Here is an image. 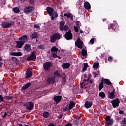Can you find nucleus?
I'll use <instances>...</instances> for the list:
<instances>
[{"mask_svg":"<svg viewBox=\"0 0 126 126\" xmlns=\"http://www.w3.org/2000/svg\"><path fill=\"white\" fill-rule=\"evenodd\" d=\"M15 59H16V57H11V60H15Z\"/></svg>","mask_w":126,"mask_h":126,"instance_id":"55","label":"nucleus"},{"mask_svg":"<svg viewBox=\"0 0 126 126\" xmlns=\"http://www.w3.org/2000/svg\"><path fill=\"white\" fill-rule=\"evenodd\" d=\"M105 121L107 124H108V126H113V124L114 123V120L113 119L111 118V116L109 115L106 117L105 119Z\"/></svg>","mask_w":126,"mask_h":126,"instance_id":"8","label":"nucleus"},{"mask_svg":"<svg viewBox=\"0 0 126 126\" xmlns=\"http://www.w3.org/2000/svg\"><path fill=\"white\" fill-rule=\"evenodd\" d=\"M1 61H2V58L0 56V67H1V65H2V63L0 62Z\"/></svg>","mask_w":126,"mask_h":126,"instance_id":"46","label":"nucleus"},{"mask_svg":"<svg viewBox=\"0 0 126 126\" xmlns=\"http://www.w3.org/2000/svg\"><path fill=\"white\" fill-rule=\"evenodd\" d=\"M13 10L14 12H15V13H19L20 10H19V9L18 7H15L13 9Z\"/></svg>","mask_w":126,"mask_h":126,"instance_id":"34","label":"nucleus"},{"mask_svg":"<svg viewBox=\"0 0 126 126\" xmlns=\"http://www.w3.org/2000/svg\"><path fill=\"white\" fill-rule=\"evenodd\" d=\"M90 42L92 45H93V44H94V42H95V39H94V38H92Z\"/></svg>","mask_w":126,"mask_h":126,"instance_id":"42","label":"nucleus"},{"mask_svg":"<svg viewBox=\"0 0 126 126\" xmlns=\"http://www.w3.org/2000/svg\"><path fill=\"white\" fill-rule=\"evenodd\" d=\"M38 34L36 32H34L32 34V39H37L38 38Z\"/></svg>","mask_w":126,"mask_h":126,"instance_id":"31","label":"nucleus"},{"mask_svg":"<svg viewBox=\"0 0 126 126\" xmlns=\"http://www.w3.org/2000/svg\"><path fill=\"white\" fill-rule=\"evenodd\" d=\"M54 75H55V76H56V77H57L58 78H59V77H61V74H60V73H59L58 71L55 72Z\"/></svg>","mask_w":126,"mask_h":126,"instance_id":"36","label":"nucleus"},{"mask_svg":"<svg viewBox=\"0 0 126 126\" xmlns=\"http://www.w3.org/2000/svg\"><path fill=\"white\" fill-rule=\"evenodd\" d=\"M63 81L65 82V79H63Z\"/></svg>","mask_w":126,"mask_h":126,"instance_id":"61","label":"nucleus"},{"mask_svg":"<svg viewBox=\"0 0 126 126\" xmlns=\"http://www.w3.org/2000/svg\"><path fill=\"white\" fill-rule=\"evenodd\" d=\"M123 122L124 123V124H126V119H124V120H123Z\"/></svg>","mask_w":126,"mask_h":126,"instance_id":"56","label":"nucleus"},{"mask_svg":"<svg viewBox=\"0 0 126 126\" xmlns=\"http://www.w3.org/2000/svg\"><path fill=\"white\" fill-rule=\"evenodd\" d=\"M61 39V35L59 33H55L50 37V42L55 43L57 40Z\"/></svg>","mask_w":126,"mask_h":126,"instance_id":"1","label":"nucleus"},{"mask_svg":"<svg viewBox=\"0 0 126 126\" xmlns=\"http://www.w3.org/2000/svg\"><path fill=\"white\" fill-rule=\"evenodd\" d=\"M93 75H97V74H96V72H93Z\"/></svg>","mask_w":126,"mask_h":126,"instance_id":"59","label":"nucleus"},{"mask_svg":"<svg viewBox=\"0 0 126 126\" xmlns=\"http://www.w3.org/2000/svg\"><path fill=\"white\" fill-rule=\"evenodd\" d=\"M119 114L122 115V114H124V112L121 110H119Z\"/></svg>","mask_w":126,"mask_h":126,"instance_id":"54","label":"nucleus"},{"mask_svg":"<svg viewBox=\"0 0 126 126\" xmlns=\"http://www.w3.org/2000/svg\"><path fill=\"white\" fill-rule=\"evenodd\" d=\"M81 53L83 57H85L87 55V51L84 49H82Z\"/></svg>","mask_w":126,"mask_h":126,"instance_id":"32","label":"nucleus"},{"mask_svg":"<svg viewBox=\"0 0 126 126\" xmlns=\"http://www.w3.org/2000/svg\"><path fill=\"white\" fill-rule=\"evenodd\" d=\"M33 10H34V7H27L24 9V12L27 14L29 13H31Z\"/></svg>","mask_w":126,"mask_h":126,"instance_id":"11","label":"nucleus"},{"mask_svg":"<svg viewBox=\"0 0 126 126\" xmlns=\"http://www.w3.org/2000/svg\"><path fill=\"white\" fill-rule=\"evenodd\" d=\"M58 48H57V47H56L55 46L51 48V52L52 54V53H57V52H58Z\"/></svg>","mask_w":126,"mask_h":126,"instance_id":"28","label":"nucleus"},{"mask_svg":"<svg viewBox=\"0 0 126 126\" xmlns=\"http://www.w3.org/2000/svg\"><path fill=\"white\" fill-rule=\"evenodd\" d=\"M87 67H88V64L87 63H84V67L82 69V72H84V71H86V69H87Z\"/></svg>","mask_w":126,"mask_h":126,"instance_id":"27","label":"nucleus"},{"mask_svg":"<svg viewBox=\"0 0 126 126\" xmlns=\"http://www.w3.org/2000/svg\"><path fill=\"white\" fill-rule=\"evenodd\" d=\"M49 116H50V114L49 113V112H44L43 113V117L44 118H48V117H49Z\"/></svg>","mask_w":126,"mask_h":126,"instance_id":"35","label":"nucleus"},{"mask_svg":"<svg viewBox=\"0 0 126 126\" xmlns=\"http://www.w3.org/2000/svg\"><path fill=\"white\" fill-rule=\"evenodd\" d=\"M91 106H92V102L87 101L85 103V107L87 108V109H89Z\"/></svg>","mask_w":126,"mask_h":126,"instance_id":"20","label":"nucleus"},{"mask_svg":"<svg viewBox=\"0 0 126 126\" xmlns=\"http://www.w3.org/2000/svg\"><path fill=\"white\" fill-rule=\"evenodd\" d=\"M34 28H36V29L38 28V29H40V25H39L38 24H35L34 25Z\"/></svg>","mask_w":126,"mask_h":126,"instance_id":"43","label":"nucleus"},{"mask_svg":"<svg viewBox=\"0 0 126 126\" xmlns=\"http://www.w3.org/2000/svg\"><path fill=\"white\" fill-rule=\"evenodd\" d=\"M47 10L48 13V14H49L50 16H52V15L53 14V13L54 12V9L51 7H47Z\"/></svg>","mask_w":126,"mask_h":126,"instance_id":"17","label":"nucleus"},{"mask_svg":"<svg viewBox=\"0 0 126 126\" xmlns=\"http://www.w3.org/2000/svg\"><path fill=\"white\" fill-rule=\"evenodd\" d=\"M75 105V103H74V102L71 101L69 105H67L65 107L63 110L64 112H66V111H69V110H71L73 108V107H74Z\"/></svg>","mask_w":126,"mask_h":126,"instance_id":"5","label":"nucleus"},{"mask_svg":"<svg viewBox=\"0 0 126 126\" xmlns=\"http://www.w3.org/2000/svg\"><path fill=\"white\" fill-rule=\"evenodd\" d=\"M65 126H72V124L71 123H68V124H66Z\"/></svg>","mask_w":126,"mask_h":126,"instance_id":"50","label":"nucleus"},{"mask_svg":"<svg viewBox=\"0 0 126 126\" xmlns=\"http://www.w3.org/2000/svg\"><path fill=\"white\" fill-rule=\"evenodd\" d=\"M31 85V83H30V82H28L25 86L22 87V90H25L26 89H27V88H28V87H29V86H30Z\"/></svg>","mask_w":126,"mask_h":126,"instance_id":"25","label":"nucleus"},{"mask_svg":"<svg viewBox=\"0 0 126 126\" xmlns=\"http://www.w3.org/2000/svg\"><path fill=\"white\" fill-rule=\"evenodd\" d=\"M93 81H92V80H90V83H92Z\"/></svg>","mask_w":126,"mask_h":126,"instance_id":"62","label":"nucleus"},{"mask_svg":"<svg viewBox=\"0 0 126 126\" xmlns=\"http://www.w3.org/2000/svg\"><path fill=\"white\" fill-rule=\"evenodd\" d=\"M104 82H105V83H106V84L108 85H111V84H112V83H111V81H110V80H109L107 79H104Z\"/></svg>","mask_w":126,"mask_h":126,"instance_id":"33","label":"nucleus"},{"mask_svg":"<svg viewBox=\"0 0 126 126\" xmlns=\"http://www.w3.org/2000/svg\"><path fill=\"white\" fill-rule=\"evenodd\" d=\"M11 56H22V53L21 52H11L10 53Z\"/></svg>","mask_w":126,"mask_h":126,"instance_id":"19","label":"nucleus"},{"mask_svg":"<svg viewBox=\"0 0 126 126\" xmlns=\"http://www.w3.org/2000/svg\"><path fill=\"white\" fill-rule=\"evenodd\" d=\"M90 80V79L89 78H88L87 79V82H88V81H89Z\"/></svg>","mask_w":126,"mask_h":126,"instance_id":"60","label":"nucleus"},{"mask_svg":"<svg viewBox=\"0 0 126 126\" xmlns=\"http://www.w3.org/2000/svg\"><path fill=\"white\" fill-rule=\"evenodd\" d=\"M58 59H61V57H58Z\"/></svg>","mask_w":126,"mask_h":126,"instance_id":"64","label":"nucleus"},{"mask_svg":"<svg viewBox=\"0 0 126 126\" xmlns=\"http://www.w3.org/2000/svg\"><path fill=\"white\" fill-rule=\"evenodd\" d=\"M28 2H29L31 4H34V0H28Z\"/></svg>","mask_w":126,"mask_h":126,"instance_id":"44","label":"nucleus"},{"mask_svg":"<svg viewBox=\"0 0 126 126\" xmlns=\"http://www.w3.org/2000/svg\"><path fill=\"white\" fill-rule=\"evenodd\" d=\"M99 96L101 98H105V97H106V95H105V93L102 92H100L99 93Z\"/></svg>","mask_w":126,"mask_h":126,"instance_id":"30","label":"nucleus"},{"mask_svg":"<svg viewBox=\"0 0 126 126\" xmlns=\"http://www.w3.org/2000/svg\"><path fill=\"white\" fill-rule=\"evenodd\" d=\"M104 87V83L103 82H101L100 84H99V91H101V90H102V89H103V88Z\"/></svg>","mask_w":126,"mask_h":126,"instance_id":"29","label":"nucleus"},{"mask_svg":"<svg viewBox=\"0 0 126 126\" xmlns=\"http://www.w3.org/2000/svg\"><path fill=\"white\" fill-rule=\"evenodd\" d=\"M84 6L85 8H86V9H90V8H91L90 4L88 2H86L84 4Z\"/></svg>","mask_w":126,"mask_h":126,"instance_id":"23","label":"nucleus"},{"mask_svg":"<svg viewBox=\"0 0 126 126\" xmlns=\"http://www.w3.org/2000/svg\"><path fill=\"white\" fill-rule=\"evenodd\" d=\"M31 77H32V71L31 68H29L26 73V78H30Z\"/></svg>","mask_w":126,"mask_h":126,"instance_id":"14","label":"nucleus"},{"mask_svg":"<svg viewBox=\"0 0 126 126\" xmlns=\"http://www.w3.org/2000/svg\"><path fill=\"white\" fill-rule=\"evenodd\" d=\"M9 99H10V100H12V99H13V97H12V96H11L9 97Z\"/></svg>","mask_w":126,"mask_h":126,"instance_id":"58","label":"nucleus"},{"mask_svg":"<svg viewBox=\"0 0 126 126\" xmlns=\"http://www.w3.org/2000/svg\"><path fill=\"white\" fill-rule=\"evenodd\" d=\"M0 99L2 102H3V97H2V95H1V94H0Z\"/></svg>","mask_w":126,"mask_h":126,"instance_id":"48","label":"nucleus"},{"mask_svg":"<svg viewBox=\"0 0 126 126\" xmlns=\"http://www.w3.org/2000/svg\"><path fill=\"white\" fill-rule=\"evenodd\" d=\"M51 16V20H54L55 18H57V17H58V13L56 11H54L53 13L52 14Z\"/></svg>","mask_w":126,"mask_h":126,"instance_id":"22","label":"nucleus"},{"mask_svg":"<svg viewBox=\"0 0 126 126\" xmlns=\"http://www.w3.org/2000/svg\"><path fill=\"white\" fill-rule=\"evenodd\" d=\"M111 103L112 104L113 108H116V107H118L120 104V99H119V98H116L115 100H112Z\"/></svg>","mask_w":126,"mask_h":126,"instance_id":"9","label":"nucleus"},{"mask_svg":"<svg viewBox=\"0 0 126 126\" xmlns=\"http://www.w3.org/2000/svg\"><path fill=\"white\" fill-rule=\"evenodd\" d=\"M114 92H115V90L111 93H109V94H108L109 97L110 99H114L115 98V94H114Z\"/></svg>","mask_w":126,"mask_h":126,"instance_id":"26","label":"nucleus"},{"mask_svg":"<svg viewBox=\"0 0 126 126\" xmlns=\"http://www.w3.org/2000/svg\"><path fill=\"white\" fill-rule=\"evenodd\" d=\"M16 46L15 47L16 48H22V47L23 46V45H24V42H22L20 41H16Z\"/></svg>","mask_w":126,"mask_h":126,"instance_id":"15","label":"nucleus"},{"mask_svg":"<svg viewBox=\"0 0 126 126\" xmlns=\"http://www.w3.org/2000/svg\"><path fill=\"white\" fill-rule=\"evenodd\" d=\"M47 83L49 84H54L56 83V80H55V77H50L47 79Z\"/></svg>","mask_w":126,"mask_h":126,"instance_id":"13","label":"nucleus"},{"mask_svg":"<svg viewBox=\"0 0 126 126\" xmlns=\"http://www.w3.org/2000/svg\"><path fill=\"white\" fill-rule=\"evenodd\" d=\"M80 32L81 34H82L83 33V31H82V30H81L80 31Z\"/></svg>","mask_w":126,"mask_h":126,"instance_id":"57","label":"nucleus"},{"mask_svg":"<svg viewBox=\"0 0 126 126\" xmlns=\"http://www.w3.org/2000/svg\"><path fill=\"white\" fill-rule=\"evenodd\" d=\"M81 119V116H77L76 118V120L77 121H80V122L81 123V120H80Z\"/></svg>","mask_w":126,"mask_h":126,"instance_id":"40","label":"nucleus"},{"mask_svg":"<svg viewBox=\"0 0 126 126\" xmlns=\"http://www.w3.org/2000/svg\"><path fill=\"white\" fill-rule=\"evenodd\" d=\"M64 37L66 40H67V41H69V40H72V33H71V31L70 30L65 34Z\"/></svg>","mask_w":126,"mask_h":126,"instance_id":"6","label":"nucleus"},{"mask_svg":"<svg viewBox=\"0 0 126 126\" xmlns=\"http://www.w3.org/2000/svg\"><path fill=\"white\" fill-rule=\"evenodd\" d=\"M94 68H97L99 66V62L95 63L93 65Z\"/></svg>","mask_w":126,"mask_h":126,"instance_id":"37","label":"nucleus"},{"mask_svg":"<svg viewBox=\"0 0 126 126\" xmlns=\"http://www.w3.org/2000/svg\"><path fill=\"white\" fill-rule=\"evenodd\" d=\"M24 106L26 107V109L27 110H29V111H32L34 108V103L31 101L27 102L24 104Z\"/></svg>","mask_w":126,"mask_h":126,"instance_id":"2","label":"nucleus"},{"mask_svg":"<svg viewBox=\"0 0 126 126\" xmlns=\"http://www.w3.org/2000/svg\"><path fill=\"white\" fill-rule=\"evenodd\" d=\"M19 126H23V125H22V124H19Z\"/></svg>","mask_w":126,"mask_h":126,"instance_id":"63","label":"nucleus"},{"mask_svg":"<svg viewBox=\"0 0 126 126\" xmlns=\"http://www.w3.org/2000/svg\"><path fill=\"white\" fill-rule=\"evenodd\" d=\"M109 62H112L113 61V57H109L108 59Z\"/></svg>","mask_w":126,"mask_h":126,"instance_id":"47","label":"nucleus"},{"mask_svg":"<svg viewBox=\"0 0 126 126\" xmlns=\"http://www.w3.org/2000/svg\"><path fill=\"white\" fill-rule=\"evenodd\" d=\"M19 40H20V41L22 42H24V43H25L26 41H27V36H26V35H24V36L20 38Z\"/></svg>","mask_w":126,"mask_h":126,"instance_id":"24","label":"nucleus"},{"mask_svg":"<svg viewBox=\"0 0 126 126\" xmlns=\"http://www.w3.org/2000/svg\"><path fill=\"white\" fill-rule=\"evenodd\" d=\"M13 24V22H4L2 23V26L4 28H8Z\"/></svg>","mask_w":126,"mask_h":126,"instance_id":"10","label":"nucleus"},{"mask_svg":"<svg viewBox=\"0 0 126 126\" xmlns=\"http://www.w3.org/2000/svg\"><path fill=\"white\" fill-rule=\"evenodd\" d=\"M38 49L43 50V49H44V46H43V45H42V44H40V45H38Z\"/></svg>","mask_w":126,"mask_h":126,"instance_id":"41","label":"nucleus"},{"mask_svg":"<svg viewBox=\"0 0 126 126\" xmlns=\"http://www.w3.org/2000/svg\"><path fill=\"white\" fill-rule=\"evenodd\" d=\"M64 16H66V17H67L68 18H70V17H71V14L69 13H67L64 14Z\"/></svg>","mask_w":126,"mask_h":126,"instance_id":"38","label":"nucleus"},{"mask_svg":"<svg viewBox=\"0 0 126 126\" xmlns=\"http://www.w3.org/2000/svg\"><path fill=\"white\" fill-rule=\"evenodd\" d=\"M80 121H78L76 120H73V124L74 125H75V126H77V125H78V124H79Z\"/></svg>","mask_w":126,"mask_h":126,"instance_id":"39","label":"nucleus"},{"mask_svg":"<svg viewBox=\"0 0 126 126\" xmlns=\"http://www.w3.org/2000/svg\"><path fill=\"white\" fill-rule=\"evenodd\" d=\"M52 65L53 64L51 63V62H47L44 63L43 64V67L45 70L49 71L51 68V66H52Z\"/></svg>","mask_w":126,"mask_h":126,"instance_id":"4","label":"nucleus"},{"mask_svg":"<svg viewBox=\"0 0 126 126\" xmlns=\"http://www.w3.org/2000/svg\"><path fill=\"white\" fill-rule=\"evenodd\" d=\"M53 57L54 58H57V57H58V56L57 55L56 53H52Z\"/></svg>","mask_w":126,"mask_h":126,"instance_id":"49","label":"nucleus"},{"mask_svg":"<svg viewBox=\"0 0 126 126\" xmlns=\"http://www.w3.org/2000/svg\"><path fill=\"white\" fill-rule=\"evenodd\" d=\"M32 47L29 44H26L25 46V50L26 51H27V52H30V51L31 50V49H32Z\"/></svg>","mask_w":126,"mask_h":126,"instance_id":"21","label":"nucleus"},{"mask_svg":"<svg viewBox=\"0 0 126 126\" xmlns=\"http://www.w3.org/2000/svg\"><path fill=\"white\" fill-rule=\"evenodd\" d=\"M36 54H35V52H33L32 55L29 56L27 60L28 61H35L36 60Z\"/></svg>","mask_w":126,"mask_h":126,"instance_id":"12","label":"nucleus"},{"mask_svg":"<svg viewBox=\"0 0 126 126\" xmlns=\"http://www.w3.org/2000/svg\"><path fill=\"white\" fill-rule=\"evenodd\" d=\"M6 116H7V113H6V112H5L4 115L3 116V118H5V117H6Z\"/></svg>","mask_w":126,"mask_h":126,"instance_id":"52","label":"nucleus"},{"mask_svg":"<svg viewBox=\"0 0 126 126\" xmlns=\"http://www.w3.org/2000/svg\"><path fill=\"white\" fill-rule=\"evenodd\" d=\"M74 30L76 31V32H78V31H79L78 27H77V26H74Z\"/></svg>","mask_w":126,"mask_h":126,"instance_id":"45","label":"nucleus"},{"mask_svg":"<svg viewBox=\"0 0 126 126\" xmlns=\"http://www.w3.org/2000/svg\"><path fill=\"white\" fill-rule=\"evenodd\" d=\"M70 66V63H66L62 65V68L63 69H66V68H69Z\"/></svg>","mask_w":126,"mask_h":126,"instance_id":"18","label":"nucleus"},{"mask_svg":"<svg viewBox=\"0 0 126 126\" xmlns=\"http://www.w3.org/2000/svg\"><path fill=\"white\" fill-rule=\"evenodd\" d=\"M54 101L56 102V104H58L59 102L61 101L62 100V96H56L54 97Z\"/></svg>","mask_w":126,"mask_h":126,"instance_id":"16","label":"nucleus"},{"mask_svg":"<svg viewBox=\"0 0 126 126\" xmlns=\"http://www.w3.org/2000/svg\"><path fill=\"white\" fill-rule=\"evenodd\" d=\"M64 24H65V23L64 21H61L60 24V29L61 31H63V30H65V31H66L67 29H68V26L67 25H65L64 26Z\"/></svg>","mask_w":126,"mask_h":126,"instance_id":"3","label":"nucleus"},{"mask_svg":"<svg viewBox=\"0 0 126 126\" xmlns=\"http://www.w3.org/2000/svg\"><path fill=\"white\" fill-rule=\"evenodd\" d=\"M76 24L77 25H78V26H79V25H80V22L79 21H76Z\"/></svg>","mask_w":126,"mask_h":126,"instance_id":"53","label":"nucleus"},{"mask_svg":"<svg viewBox=\"0 0 126 126\" xmlns=\"http://www.w3.org/2000/svg\"><path fill=\"white\" fill-rule=\"evenodd\" d=\"M63 117V115H62V114H60V115H58V116H57V118H58V119H62V117Z\"/></svg>","mask_w":126,"mask_h":126,"instance_id":"51","label":"nucleus"},{"mask_svg":"<svg viewBox=\"0 0 126 126\" xmlns=\"http://www.w3.org/2000/svg\"><path fill=\"white\" fill-rule=\"evenodd\" d=\"M75 45H76L77 48L82 49V47H83V41L80 40V38H78L77 40L75 42Z\"/></svg>","mask_w":126,"mask_h":126,"instance_id":"7","label":"nucleus"}]
</instances>
